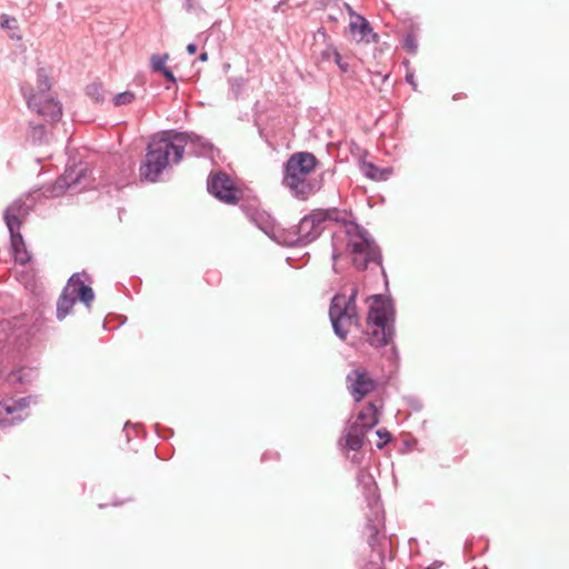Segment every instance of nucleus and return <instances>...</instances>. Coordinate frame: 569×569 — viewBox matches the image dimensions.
<instances>
[{"mask_svg": "<svg viewBox=\"0 0 569 569\" xmlns=\"http://www.w3.org/2000/svg\"><path fill=\"white\" fill-rule=\"evenodd\" d=\"M346 251L355 267L363 270L370 263H379V250L367 233L357 224L347 226L345 229Z\"/></svg>", "mask_w": 569, "mask_h": 569, "instance_id": "nucleus-5", "label": "nucleus"}, {"mask_svg": "<svg viewBox=\"0 0 569 569\" xmlns=\"http://www.w3.org/2000/svg\"><path fill=\"white\" fill-rule=\"evenodd\" d=\"M79 276H72L57 302V315L59 318L67 317L77 301V283Z\"/></svg>", "mask_w": 569, "mask_h": 569, "instance_id": "nucleus-13", "label": "nucleus"}, {"mask_svg": "<svg viewBox=\"0 0 569 569\" xmlns=\"http://www.w3.org/2000/svg\"><path fill=\"white\" fill-rule=\"evenodd\" d=\"M347 387L356 401H361L366 396L371 395L378 387V381L365 369V367H355L347 375Z\"/></svg>", "mask_w": 569, "mask_h": 569, "instance_id": "nucleus-10", "label": "nucleus"}, {"mask_svg": "<svg viewBox=\"0 0 569 569\" xmlns=\"http://www.w3.org/2000/svg\"><path fill=\"white\" fill-rule=\"evenodd\" d=\"M136 99V94L132 91H123V93L116 94L113 98L114 104H130Z\"/></svg>", "mask_w": 569, "mask_h": 569, "instance_id": "nucleus-18", "label": "nucleus"}, {"mask_svg": "<svg viewBox=\"0 0 569 569\" xmlns=\"http://www.w3.org/2000/svg\"><path fill=\"white\" fill-rule=\"evenodd\" d=\"M332 56L338 67H340L341 70H347V66H345V63L342 62V58L339 51L332 50Z\"/></svg>", "mask_w": 569, "mask_h": 569, "instance_id": "nucleus-21", "label": "nucleus"}, {"mask_svg": "<svg viewBox=\"0 0 569 569\" xmlns=\"http://www.w3.org/2000/svg\"><path fill=\"white\" fill-rule=\"evenodd\" d=\"M350 32L355 39L366 40L367 42H369L370 36H372V30L368 20L362 16H356V13L351 14ZM372 37H375V34Z\"/></svg>", "mask_w": 569, "mask_h": 569, "instance_id": "nucleus-14", "label": "nucleus"}, {"mask_svg": "<svg viewBox=\"0 0 569 569\" xmlns=\"http://www.w3.org/2000/svg\"><path fill=\"white\" fill-rule=\"evenodd\" d=\"M367 339L370 345H388L393 337L392 309L383 298H372L367 315Z\"/></svg>", "mask_w": 569, "mask_h": 569, "instance_id": "nucleus-3", "label": "nucleus"}, {"mask_svg": "<svg viewBox=\"0 0 569 569\" xmlns=\"http://www.w3.org/2000/svg\"><path fill=\"white\" fill-rule=\"evenodd\" d=\"M188 137L184 132L163 131L153 138L148 147L144 161L140 166L141 179L154 182L170 162V153L173 161H181Z\"/></svg>", "mask_w": 569, "mask_h": 569, "instance_id": "nucleus-1", "label": "nucleus"}, {"mask_svg": "<svg viewBox=\"0 0 569 569\" xmlns=\"http://www.w3.org/2000/svg\"><path fill=\"white\" fill-rule=\"evenodd\" d=\"M357 293V288H352L349 298L346 295H336L331 300L329 310L330 321L335 332L342 337V339H346L351 327L358 326L359 322L356 307Z\"/></svg>", "mask_w": 569, "mask_h": 569, "instance_id": "nucleus-6", "label": "nucleus"}, {"mask_svg": "<svg viewBox=\"0 0 569 569\" xmlns=\"http://www.w3.org/2000/svg\"><path fill=\"white\" fill-rule=\"evenodd\" d=\"M51 82L46 70L37 71V88L23 89L27 103L31 110L44 119V121L60 120L62 107L50 94Z\"/></svg>", "mask_w": 569, "mask_h": 569, "instance_id": "nucleus-4", "label": "nucleus"}, {"mask_svg": "<svg viewBox=\"0 0 569 569\" xmlns=\"http://www.w3.org/2000/svg\"><path fill=\"white\" fill-rule=\"evenodd\" d=\"M208 190L220 201L228 204H237L243 198V191L226 172L210 173L208 178Z\"/></svg>", "mask_w": 569, "mask_h": 569, "instance_id": "nucleus-9", "label": "nucleus"}, {"mask_svg": "<svg viewBox=\"0 0 569 569\" xmlns=\"http://www.w3.org/2000/svg\"><path fill=\"white\" fill-rule=\"evenodd\" d=\"M27 208L22 201H14L9 204L4 212L6 224L11 233V250L14 260L19 263H28L31 256L26 249V243L20 233L22 218L27 214Z\"/></svg>", "mask_w": 569, "mask_h": 569, "instance_id": "nucleus-8", "label": "nucleus"}, {"mask_svg": "<svg viewBox=\"0 0 569 569\" xmlns=\"http://www.w3.org/2000/svg\"><path fill=\"white\" fill-rule=\"evenodd\" d=\"M193 1L194 0H186V7L188 10H191L192 6H193Z\"/></svg>", "mask_w": 569, "mask_h": 569, "instance_id": "nucleus-26", "label": "nucleus"}, {"mask_svg": "<svg viewBox=\"0 0 569 569\" xmlns=\"http://www.w3.org/2000/svg\"><path fill=\"white\" fill-rule=\"evenodd\" d=\"M338 210H313L307 217H303L299 229L300 232L306 233L307 236H316L318 233V227L322 221L333 220L337 218Z\"/></svg>", "mask_w": 569, "mask_h": 569, "instance_id": "nucleus-11", "label": "nucleus"}, {"mask_svg": "<svg viewBox=\"0 0 569 569\" xmlns=\"http://www.w3.org/2000/svg\"><path fill=\"white\" fill-rule=\"evenodd\" d=\"M169 59V54H151V68L156 71H161V73H164V67L166 62Z\"/></svg>", "mask_w": 569, "mask_h": 569, "instance_id": "nucleus-17", "label": "nucleus"}, {"mask_svg": "<svg viewBox=\"0 0 569 569\" xmlns=\"http://www.w3.org/2000/svg\"><path fill=\"white\" fill-rule=\"evenodd\" d=\"M377 435L382 440L379 443H377L378 448H381V446L386 445V442L389 441L390 432L386 431V429H378Z\"/></svg>", "mask_w": 569, "mask_h": 569, "instance_id": "nucleus-19", "label": "nucleus"}, {"mask_svg": "<svg viewBox=\"0 0 569 569\" xmlns=\"http://www.w3.org/2000/svg\"><path fill=\"white\" fill-rule=\"evenodd\" d=\"M361 170L367 177L375 180L387 179L389 174L388 170L379 169V167L373 166L371 162L362 163Z\"/></svg>", "mask_w": 569, "mask_h": 569, "instance_id": "nucleus-16", "label": "nucleus"}, {"mask_svg": "<svg viewBox=\"0 0 569 569\" xmlns=\"http://www.w3.org/2000/svg\"><path fill=\"white\" fill-rule=\"evenodd\" d=\"M76 298H79L87 306H90L94 299V292L92 288L88 287V284H84L80 276L79 281L76 284Z\"/></svg>", "mask_w": 569, "mask_h": 569, "instance_id": "nucleus-15", "label": "nucleus"}, {"mask_svg": "<svg viewBox=\"0 0 569 569\" xmlns=\"http://www.w3.org/2000/svg\"><path fill=\"white\" fill-rule=\"evenodd\" d=\"M209 58V54L207 53V51H203L202 53H200L199 56V59L200 61H207Z\"/></svg>", "mask_w": 569, "mask_h": 569, "instance_id": "nucleus-25", "label": "nucleus"}, {"mask_svg": "<svg viewBox=\"0 0 569 569\" xmlns=\"http://www.w3.org/2000/svg\"><path fill=\"white\" fill-rule=\"evenodd\" d=\"M405 46L407 48L408 51H416L417 49V44L413 40V38H411V36H409L406 41H405Z\"/></svg>", "mask_w": 569, "mask_h": 569, "instance_id": "nucleus-22", "label": "nucleus"}, {"mask_svg": "<svg viewBox=\"0 0 569 569\" xmlns=\"http://www.w3.org/2000/svg\"><path fill=\"white\" fill-rule=\"evenodd\" d=\"M379 415V407L373 402L362 407L345 432V447L358 451L363 446L368 431L377 426Z\"/></svg>", "mask_w": 569, "mask_h": 569, "instance_id": "nucleus-7", "label": "nucleus"}, {"mask_svg": "<svg viewBox=\"0 0 569 569\" xmlns=\"http://www.w3.org/2000/svg\"><path fill=\"white\" fill-rule=\"evenodd\" d=\"M27 408L28 402L26 398L0 402V423H12L16 422V420L24 419L27 415Z\"/></svg>", "mask_w": 569, "mask_h": 569, "instance_id": "nucleus-12", "label": "nucleus"}, {"mask_svg": "<svg viewBox=\"0 0 569 569\" xmlns=\"http://www.w3.org/2000/svg\"><path fill=\"white\" fill-rule=\"evenodd\" d=\"M318 159L309 151H297L286 162L283 184L300 199H308L317 190L310 174L316 170Z\"/></svg>", "mask_w": 569, "mask_h": 569, "instance_id": "nucleus-2", "label": "nucleus"}, {"mask_svg": "<svg viewBox=\"0 0 569 569\" xmlns=\"http://www.w3.org/2000/svg\"><path fill=\"white\" fill-rule=\"evenodd\" d=\"M197 50H198L197 44H194V42H189V44L187 46V51L189 52V54H194V52H197Z\"/></svg>", "mask_w": 569, "mask_h": 569, "instance_id": "nucleus-24", "label": "nucleus"}, {"mask_svg": "<svg viewBox=\"0 0 569 569\" xmlns=\"http://www.w3.org/2000/svg\"><path fill=\"white\" fill-rule=\"evenodd\" d=\"M163 77L168 80H171V82H174L176 80L174 73L172 72V70L167 69V67H164Z\"/></svg>", "mask_w": 569, "mask_h": 569, "instance_id": "nucleus-23", "label": "nucleus"}, {"mask_svg": "<svg viewBox=\"0 0 569 569\" xmlns=\"http://www.w3.org/2000/svg\"><path fill=\"white\" fill-rule=\"evenodd\" d=\"M17 20L11 19V17L2 16L0 19V26L3 28H11L13 24H16Z\"/></svg>", "mask_w": 569, "mask_h": 569, "instance_id": "nucleus-20", "label": "nucleus"}]
</instances>
